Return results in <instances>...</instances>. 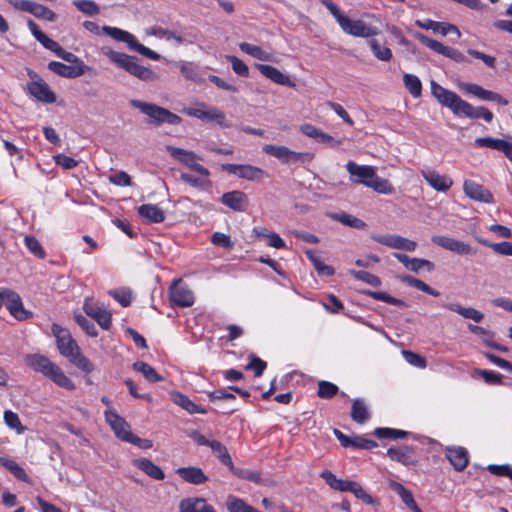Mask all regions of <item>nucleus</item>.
I'll use <instances>...</instances> for the list:
<instances>
[{
  "instance_id": "12",
  "label": "nucleus",
  "mask_w": 512,
  "mask_h": 512,
  "mask_svg": "<svg viewBox=\"0 0 512 512\" xmlns=\"http://www.w3.org/2000/svg\"><path fill=\"white\" fill-rule=\"evenodd\" d=\"M9 3L17 10L32 14L38 19L54 22L57 15L46 6L28 0H9Z\"/></svg>"
},
{
  "instance_id": "52",
  "label": "nucleus",
  "mask_w": 512,
  "mask_h": 512,
  "mask_svg": "<svg viewBox=\"0 0 512 512\" xmlns=\"http://www.w3.org/2000/svg\"><path fill=\"white\" fill-rule=\"evenodd\" d=\"M338 387L328 381H319L317 395L322 399H330L338 393Z\"/></svg>"
},
{
  "instance_id": "54",
  "label": "nucleus",
  "mask_w": 512,
  "mask_h": 512,
  "mask_svg": "<svg viewBox=\"0 0 512 512\" xmlns=\"http://www.w3.org/2000/svg\"><path fill=\"white\" fill-rule=\"evenodd\" d=\"M69 361L85 373H91L94 370L92 362L82 355L80 350Z\"/></svg>"
},
{
  "instance_id": "55",
  "label": "nucleus",
  "mask_w": 512,
  "mask_h": 512,
  "mask_svg": "<svg viewBox=\"0 0 512 512\" xmlns=\"http://www.w3.org/2000/svg\"><path fill=\"white\" fill-rule=\"evenodd\" d=\"M349 492H351L357 499L362 500L365 504L372 505L375 503L372 496H370L358 482H352Z\"/></svg>"
},
{
  "instance_id": "36",
  "label": "nucleus",
  "mask_w": 512,
  "mask_h": 512,
  "mask_svg": "<svg viewBox=\"0 0 512 512\" xmlns=\"http://www.w3.org/2000/svg\"><path fill=\"white\" fill-rule=\"evenodd\" d=\"M137 467L146 473L149 477L155 480H163L165 478L164 472L161 468L155 465L152 461L146 458L137 460Z\"/></svg>"
},
{
  "instance_id": "26",
  "label": "nucleus",
  "mask_w": 512,
  "mask_h": 512,
  "mask_svg": "<svg viewBox=\"0 0 512 512\" xmlns=\"http://www.w3.org/2000/svg\"><path fill=\"white\" fill-rule=\"evenodd\" d=\"M415 24L420 28H423L426 30H432L433 32L439 33L442 36H446L447 34H449L451 32L455 33L457 35V37L461 36L459 29L452 24L436 22V21H433L430 19L417 20L415 22Z\"/></svg>"
},
{
  "instance_id": "3",
  "label": "nucleus",
  "mask_w": 512,
  "mask_h": 512,
  "mask_svg": "<svg viewBox=\"0 0 512 512\" xmlns=\"http://www.w3.org/2000/svg\"><path fill=\"white\" fill-rule=\"evenodd\" d=\"M322 4L333 15L344 33L362 38H369L378 35L379 30L376 27L370 26L360 19L351 20L340 11L336 4L328 2L327 0H322Z\"/></svg>"
},
{
  "instance_id": "59",
  "label": "nucleus",
  "mask_w": 512,
  "mask_h": 512,
  "mask_svg": "<svg viewBox=\"0 0 512 512\" xmlns=\"http://www.w3.org/2000/svg\"><path fill=\"white\" fill-rule=\"evenodd\" d=\"M365 294L368 295L369 297L375 299V300L383 301V302L391 304V305H396V306L403 305V301L402 300L397 299L395 297H392V296H390L389 294H387L385 292H381V291H366Z\"/></svg>"
},
{
  "instance_id": "22",
  "label": "nucleus",
  "mask_w": 512,
  "mask_h": 512,
  "mask_svg": "<svg viewBox=\"0 0 512 512\" xmlns=\"http://www.w3.org/2000/svg\"><path fill=\"white\" fill-rule=\"evenodd\" d=\"M48 69L62 77L76 78L89 71L90 67L85 64L69 66L61 62L51 61L48 63Z\"/></svg>"
},
{
  "instance_id": "15",
  "label": "nucleus",
  "mask_w": 512,
  "mask_h": 512,
  "mask_svg": "<svg viewBox=\"0 0 512 512\" xmlns=\"http://www.w3.org/2000/svg\"><path fill=\"white\" fill-rule=\"evenodd\" d=\"M461 91L471 94L483 101L495 102L501 106H507L508 100L502 97L499 93L484 89L482 86L475 83L462 82L459 84Z\"/></svg>"
},
{
  "instance_id": "2",
  "label": "nucleus",
  "mask_w": 512,
  "mask_h": 512,
  "mask_svg": "<svg viewBox=\"0 0 512 512\" xmlns=\"http://www.w3.org/2000/svg\"><path fill=\"white\" fill-rule=\"evenodd\" d=\"M25 361L35 372L42 373L58 386L67 390L75 389L72 380L64 374L59 366L51 362L47 357L39 354H31L26 356Z\"/></svg>"
},
{
  "instance_id": "7",
  "label": "nucleus",
  "mask_w": 512,
  "mask_h": 512,
  "mask_svg": "<svg viewBox=\"0 0 512 512\" xmlns=\"http://www.w3.org/2000/svg\"><path fill=\"white\" fill-rule=\"evenodd\" d=\"M105 420L114 431L115 435L122 441L131 443L143 449L152 447V442L150 440L142 439L133 435L127 421L119 416L114 410L109 409L105 411Z\"/></svg>"
},
{
  "instance_id": "6",
  "label": "nucleus",
  "mask_w": 512,
  "mask_h": 512,
  "mask_svg": "<svg viewBox=\"0 0 512 512\" xmlns=\"http://www.w3.org/2000/svg\"><path fill=\"white\" fill-rule=\"evenodd\" d=\"M130 105L138 109L141 113L146 115L149 123L155 126H160L164 123L170 125H178L182 119L177 114L172 113L166 108L160 107L154 103H149L141 100L132 99Z\"/></svg>"
},
{
  "instance_id": "11",
  "label": "nucleus",
  "mask_w": 512,
  "mask_h": 512,
  "mask_svg": "<svg viewBox=\"0 0 512 512\" xmlns=\"http://www.w3.org/2000/svg\"><path fill=\"white\" fill-rule=\"evenodd\" d=\"M166 150L174 159L184 164L189 169L205 177H208L210 175L209 170L197 162V160H199L200 158L193 151L173 147L170 145L166 146Z\"/></svg>"
},
{
  "instance_id": "21",
  "label": "nucleus",
  "mask_w": 512,
  "mask_h": 512,
  "mask_svg": "<svg viewBox=\"0 0 512 512\" xmlns=\"http://www.w3.org/2000/svg\"><path fill=\"white\" fill-rule=\"evenodd\" d=\"M463 191L467 197L474 201L483 203L493 202L492 193L488 189H485L482 185L473 180L464 181Z\"/></svg>"
},
{
  "instance_id": "39",
  "label": "nucleus",
  "mask_w": 512,
  "mask_h": 512,
  "mask_svg": "<svg viewBox=\"0 0 512 512\" xmlns=\"http://www.w3.org/2000/svg\"><path fill=\"white\" fill-rule=\"evenodd\" d=\"M367 187L383 195H390L394 193V187L389 182V180L378 177L376 173L374 174L372 180L367 183Z\"/></svg>"
},
{
  "instance_id": "33",
  "label": "nucleus",
  "mask_w": 512,
  "mask_h": 512,
  "mask_svg": "<svg viewBox=\"0 0 512 512\" xmlns=\"http://www.w3.org/2000/svg\"><path fill=\"white\" fill-rule=\"evenodd\" d=\"M320 476L325 480L330 488L340 492H349L350 486L353 482L350 480L339 479L329 470H324Z\"/></svg>"
},
{
  "instance_id": "42",
  "label": "nucleus",
  "mask_w": 512,
  "mask_h": 512,
  "mask_svg": "<svg viewBox=\"0 0 512 512\" xmlns=\"http://www.w3.org/2000/svg\"><path fill=\"white\" fill-rule=\"evenodd\" d=\"M368 45L375 56L380 61L388 62L392 59L393 54L390 48L381 46L378 40L372 38L368 41Z\"/></svg>"
},
{
  "instance_id": "61",
  "label": "nucleus",
  "mask_w": 512,
  "mask_h": 512,
  "mask_svg": "<svg viewBox=\"0 0 512 512\" xmlns=\"http://www.w3.org/2000/svg\"><path fill=\"white\" fill-rule=\"evenodd\" d=\"M227 60L231 63L233 71L242 77H247L249 75L248 66L238 57L229 55L227 56Z\"/></svg>"
},
{
  "instance_id": "63",
  "label": "nucleus",
  "mask_w": 512,
  "mask_h": 512,
  "mask_svg": "<svg viewBox=\"0 0 512 512\" xmlns=\"http://www.w3.org/2000/svg\"><path fill=\"white\" fill-rule=\"evenodd\" d=\"M4 421L7 426H9L12 429H15L18 433H21L24 431V427L22 426L19 416L10 411L7 410L4 412Z\"/></svg>"
},
{
  "instance_id": "23",
  "label": "nucleus",
  "mask_w": 512,
  "mask_h": 512,
  "mask_svg": "<svg viewBox=\"0 0 512 512\" xmlns=\"http://www.w3.org/2000/svg\"><path fill=\"white\" fill-rule=\"evenodd\" d=\"M221 202L233 211L243 212L248 207L247 195L240 190L226 192L221 197Z\"/></svg>"
},
{
  "instance_id": "46",
  "label": "nucleus",
  "mask_w": 512,
  "mask_h": 512,
  "mask_svg": "<svg viewBox=\"0 0 512 512\" xmlns=\"http://www.w3.org/2000/svg\"><path fill=\"white\" fill-rule=\"evenodd\" d=\"M374 241L393 249H400L403 237L399 235H375L372 237Z\"/></svg>"
},
{
  "instance_id": "43",
  "label": "nucleus",
  "mask_w": 512,
  "mask_h": 512,
  "mask_svg": "<svg viewBox=\"0 0 512 512\" xmlns=\"http://www.w3.org/2000/svg\"><path fill=\"white\" fill-rule=\"evenodd\" d=\"M403 82L406 89L414 98H418L421 96L422 83L416 75L405 73L403 76Z\"/></svg>"
},
{
  "instance_id": "9",
  "label": "nucleus",
  "mask_w": 512,
  "mask_h": 512,
  "mask_svg": "<svg viewBox=\"0 0 512 512\" xmlns=\"http://www.w3.org/2000/svg\"><path fill=\"white\" fill-rule=\"evenodd\" d=\"M263 151L271 156H274L282 163L285 164H296L304 163L312 160V154L308 152H296L290 150L286 146L266 144L263 146Z\"/></svg>"
},
{
  "instance_id": "47",
  "label": "nucleus",
  "mask_w": 512,
  "mask_h": 512,
  "mask_svg": "<svg viewBox=\"0 0 512 512\" xmlns=\"http://www.w3.org/2000/svg\"><path fill=\"white\" fill-rule=\"evenodd\" d=\"M229 470L240 479L248 480L257 484L261 482V475L255 470L236 468L233 463L232 468H229Z\"/></svg>"
},
{
  "instance_id": "57",
  "label": "nucleus",
  "mask_w": 512,
  "mask_h": 512,
  "mask_svg": "<svg viewBox=\"0 0 512 512\" xmlns=\"http://www.w3.org/2000/svg\"><path fill=\"white\" fill-rule=\"evenodd\" d=\"M205 121L216 122L222 127H228L225 113L217 108H207Z\"/></svg>"
},
{
  "instance_id": "64",
  "label": "nucleus",
  "mask_w": 512,
  "mask_h": 512,
  "mask_svg": "<svg viewBox=\"0 0 512 512\" xmlns=\"http://www.w3.org/2000/svg\"><path fill=\"white\" fill-rule=\"evenodd\" d=\"M471 115L469 119H480L482 118L485 122L490 123L493 120V113L484 106L474 107L472 105Z\"/></svg>"
},
{
  "instance_id": "53",
  "label": "nucleus",
  "mask_w": 512,
  "mask_h": 512,
  "mask_svg": "<svg viewBox=\"0 0 512 512\" xmlns=\"http://www.w3.org/2000/svg\"><path fill=\"white\" fill-rule=\"evenodd\" d=\"M407 432L403 430L393 429V428H376L374 430V435L380 439L391 438V439H400L405 438L407 436Z\"/></svg>"
},
{
  "instance_id": "19",
  "label": "nucleus",
  "mask_w": 512,
  "mask_h": 512,
  "mask_svg": "<svg viewBox=\"0 0 512 512\" xmlns=\"http://www.w3.org/2000/svg\"><path fill=\"white\" fill-rule=\"evenodd\" d=\"M346 170L350 174L351 181L357 184H363L367 187V183L372 180L376 169L369 165H359L354 161H349L346 164Z\"/></svg>"
},
{
  "instance_id": "5",
  "label": "nucleus",
  "mask_w": 512,
  "mask_h": 512,
  "mask_svg": "<svg viewBox=\"0 0 512 512\" xmlns=\"http://www.w3.org/2000/svg\"><path fill=\"white\" fill-rule=\"evenodd\" d=\"M433 97L444 107L449 108L455 116L470 118L472 105L463 100L454 91L448 90L435 80L430 81Z\"/></svg>"
},
{
  "instance_id": "29",
  "label": "nucleus",
  "mask_w": 512,
  "mask_h": 512,
  "mask_svg": "<svg viewBox=\"0 0 512 512\" xmlns=\"http://www.w3.org/2000/svg\"><path fill=\"white\" fill-rule=\"evenodd\" d=\"M445 455L457 471H462L468 464V452L463 447L447 448Z\"/></svg>"
},
{
  "instance_id": "25",
  "label": "nucleus",
  "mask_w": 512,
  "mask_h": 512,
  "mask_svg": "<svg viewBox=\"0 0 512 512\" xmlns=\"http://www.w3.org/2000/svg\"><path fill=\"white\" fill-rule=\"evenodd\" d=\"M179 512H216V510L204 498L188 497L180 501Z\"/></svg>"
},
{
  "instance_id": "50",
  "label": "nucleus",
  "mask_w": 512,
  "mask_h": 512,
  "mask_svg": "<svg viewBox=\"0 0 512 512\" xmlns=\"http://www.w3.org/2000/svg\"><path fill=\"white\" fill-rule=\"evenodd\" d=\"M355 279L365 282L373 287H379L381 285V280L378 276L371 274L367 271L363 270H350L349 272Z\"/></svg>"
},
{
  "instance_id": "58",
  "label": "nucleus",
  "mask_w": 512,
  "mask_h": 512,
  "mask_svg": "<svg viewBox=\"0 0 512 512\" xmlns=\"http://www.w3.org/2000/svg\"><path fill=\"white\" fill-rule=\"evenodd\" d=\"M402 355L405 361L412 366L423 369L427 365L426 359L415 352L403 350Z\"/></svg>"
},
{
  "instance_id": "44",
  "label": "nucleus",
  "mask_w": 512,
  "mask_h": 512,
  "mask_svg": "<svg viewBox=\"0 0 512 512\" xmlns=\"http://www.w3.org/2000/svg\"><path fill=\"white\" fill-rule=\"evenodd\" d=\"M133 368L136 371L142 373L143 376L150 382H159L162 380V377L157 373V371L145 362H135L133 364Z\"/></svg>"
},
{
  "instance_id": "41",
  "label": "nucleus",
  "mask_w": 512,
  "mask_h": 512,
  "mask_svg": "<svg viewBox=\"0 0 512 512\" xmlns=\"http://www.w3.org/2000/svg\"><path fill=\"white\" fill-rule=\"evenodd\" d=\"M213 453L216 455V457L226 465L228 468H232V459L231 456L227 450V448L217 440H212L209 444V446Z\"/></svg>"
},
{
  "instance_id": "14",
  "label": "nucleus",
  "mask_w": 512,
  "mask_h": 512,
  "mask_svg": "<svg viewBox=\"0 0 512 512\" xmlns=\"http://www.w3.org/2000/svg\"><path fill=\"white\" fill-rule=\"evenodd\" d=\"M52 332L56 338L60 354L68 359L72 358L80 349L70 333L57 324H53Z\"/></svg>"
},
{
  "instance_id": "34",
  "label": "nucleus",
  "mask_w": 512,
  "mask_h": 512,
  "mask_svg": "<svg viewBox=\"0 0 512 512\" xmlns=\"http://www.w3.org/2000/svg\"><path fill=\"white\" fill-rule=\"evenodd\" d=\"M172 400L176 405L180 406L190 414H205L207 412L206 409L198 406L182 393H174L172 395Z\"/></svg>"
},
{
  "instance_id": "40",
  "label": "nucleus",
  "mask_w": 512,
  "mask_h": 512,
  "mask_svg": "<svg viewBox=\"0 0 512 512\" xmlns=\"http://www.w3.org/2000/svg\"><path fill=\"white\" fill-rule=\"evenodd\" d=\"M239 48L242 52L247 53L255 59L261 61H270L272 59L271 54L264 51L260 46L242 42L239 44Z\"/></svg>"
},
{
  "instance_id": "31",
  "label": "nucleus",
  "mask_w": 512,
  "mask_h": 512,
  "mask_svg": "<svg viewBox=\"0 0 512 512\" xmlns=\"http://www.w3.org/2000/svg\"><path fill=\"white\" fill-rule=\"evenodd\" d=\"M442 307L450 311L456 312L462 317L466 319H471L477 323L481 322L484 318V314L481 311L472 307H462L459 303H445L442 304Z\"/></svg>"
},
{
  "instance_id": "1",
  "label": "nucleus",
  "mask_w": 512,
  "mask_h": 512,
  "mask_svg": "<svg viewBox=\"0 0 512 512\" xmlns=\"http://www.w3.org/2000/svg\"><path fill=\"white\" fill-rule=\"evenodd\" d=\"M101 52L115 66L125 70L130 75L144 82L155 81L158 74L151 68L140 65L137 58L122 52L114 51L112 48L103 46Z\"/></svg>"
},
{
  "instance_id": "17",
  "label": "nucleus",
  "mask_w": 512,
  "mask_h": 512,
  "mask_svg": "<svg viewBox=\"0 0 512 512\" xmlns=\"http://www.w3.org/2000/svg\"><path fill=\"white\" fill-rule=\"evenodd\" d=\"M431 240L435 245H438L445 250H448L459 255L476 254V250L473 247H471V245L451 237L434 235L432 236Z\"/></svg>"
},
{
  "instance_id": "24",
  "label": "nucleus",
  "mask_w": 512,
  "mask_h": 512,
  "mask_svg": "<svg viewBox=\"0 0 512 512\" xmlns=\"http://www.w3.org/2000/svg\"><path fill=\"white\" fill-rule=\"evenodd\" d=\"M28 89L31 95L38 101L44 103H54L56 101L54 92L49 88L47 83L40 78L30 82Z\"/></svg>"
},
{
  "instance_id": "30",
  "label": "nucleus",
  "mask_w": 512,
  "mask_h": 512,
  "mask_svg": "<svg viewBox=\"0 0 512 512\" xmlns=\"http://www.w3.org/2000/svg\"><path fill=\"white\" fill-rule=\"evenodd\" d=\"M387 455L390 457L391 460L399 462L406 466L414 465L416 463V459L414 457V449L409 446H403L400 448H389L387 450Z\"/></svg>"
},
{
  "instance_id": "10",
  "label": "nucleus",
  "mask_w": 512,
  "mask_h": 512,
  "mask_svg": "<svg viewBox=\"0 0 512 512\" xmlns=\"http://www.w3.org/2000/svg\"><path fill=\"white\" fill-rule=\"evenodd\" d=\"M414 37L418 41H420L423 45H425L426 47L430 48L432 51H434L438 54H441V55H443L447 58H450L459 63L468 62L465 55L455 48L445 46L442 43H440L434 39H431L428 36H426L422 33H419V32L414 33Z\"/></svg>"
},
{
  "instance_id": "16",
  "label": "nucleus",
  "mask_w": 512,
  "mask_h": 512,
  "mask_svg": "<svg viewBox=\"0 0 512 512\" xmlns=\"http://www.w3.org/2000/svg\"><path fill=\"white\" fill-rule=\"evenodd\" d=\"M84 312L92 317L98 325L104 329L108 330L112 324V315L109 310L98 305L91 298H86L83 303Z\"/></svg>"
},
{
  "instance_id": "27",
  "label": "nucleus",
  "mask_w": 512,
  "mask_h": 512,
  "mask_svg": "<svg viewBox=\"0 0 512 512\" xmlns=\"http://www.w3.org/2000/svg\"><path fill=\"white\" fill-rule=\"evenodd\" d=\"M256 68L263 76L270 79L276 84L288 87L294 86V83L290 80L289 76L283 74L280 70L271 65L256 64Z\"/></svg>"
},
{
  "instance_id": "49",
  "label": "nucleus",
  "mask_w": 512,
  "mask_h": 512,
  "mask_svg": "<svg viewBox=\"0 0 512 512\" xmlns=\"http://www.w3.org/2000/svg\"><path fill=\"white\" fill-rule=\"evenodd\" d=\"M74 6L87 16L97 15L100 11L99 6L93 0H75Z\"/></svg>"
},
{
  "instance_id": "60",
  "label": "nucleus",
  "mask_w": 512,
  "mask_h": 512,
  "mask_svg": "<svg viewBox=\"0 0 512 512\" xmlns=\"http://www.w3.org/2000/svg\"><path fill=\"white\" fill-rule=\"evenodd\" d=\"M25 245L27 249L34 254L35 256L43 259L45 257V251L43 250L40 242L32 236H26L25 239Z\"/></svg>"
},
{
  "instance_id": "56",
  "label": "nucleus",
  "mask_w": 512,
  "mask_h": 512,
  "mask_svg": "<svg viewBox=\"0 0 512 512\" xmlns=\"http://www.w3.org/2000/svg\"><path fill=\"white\" fill-rule=\"evenodd\" d=\"M75 322L91 337L98 335L95 325L82 314L74 315Z\"/></svg>"
},
{
  "instance_id": "48",
  "label": "nucleus",
  "mask_w": 512,
  "mask_h": 512,
  "mask_svg": "<svg viewBox=\"0 0 512 512\" xmlns=\"http://www.w3.org/2000/svg\"><path fill=\"white\" fill-rule=\"evenodd\" d=\"M108 294L123 307H127L131 304L132 293L129 288H118L110 290Z\"/></svg>"
},
{
  "instance_id": "45",
  "label": "nucleus",
  "mask_w": 512,
  "mask_h": 512,
  "mask_svg": "<svg viewBox=\"0 0 512 512\" xmlns=\"http://www.w3.org/2000/svg\"><path fill=\"white\" fill-rule=\"evenodd\" d=\"M0 463L5 466L17 479L28 482L29 477L25 470L20 467L15 461L7 458H0Z\"/></svg>"
},
{
  "instance_id": "51",
  "label": "nucleus",
  "mask_w": 512,
  "mask_h": 512,
  "mask_svg": "<svg viewBox=\"0 0 512 512\" xmlns=\"http://www.w3.org/2000/svg\"><path fill=\"white\" fill-rule=\"evenodd\" d=\"M306 254L309 260L312 262L314 268L320 275L331 276L334 274V269L331 266H328L324 264L321 260H319L318 257L312 251H307Z\"/></svg>"
},
{
  "instance_id": "32",
  "label": "nucleus",
  "mask_w": 512,
  "mask_h": 512,
  "mask_svg": "<svg viewBox=\"0 0 512 512\" xmlns=\"http://www.w3.org/2000/svg\"><path fill=\"white\" fill-rule=\"evenodd\" d=\"M138 214L148 223H160L164 221V212L157 205L143 204L138 207Z\"/></svg>"
},
{
  "instance_id": "35",
  "label": "nucleus",
  "mask_w": 512,
  "mask_h": 512,
  "mask_svg": "<svg viewBox=\"0 0 512 512\" xmlns=\"http://www.w3.org/2000/svg\"><path fill=\"white\" fill-rule=\"evenodd\" d=\"M351 418L359 424H363L370 418L367 405L362 399H355L352 404Z\"/></svg>"
},
{
  "instance_id": "13",
  "label": "nucleus",
  "mask_w": 512,
  "mask_h": 512,
  "mask_svg": "<svg viewBox=\"0 0 512 512\" xmlns=\"http://www.w3.org/2000/svg\"><path fill=\"white\" fill-rule=\"evenodd\" d=\"M222 169L230 174L248 181H261L268 177L263 169L249 164H223Z\"/></svg>"
},
{
  "instance_id": "20",
  "label": "nucleus",
  "mask_w": 512,
  "mask_h": 512,
  "mask_svg": "<svg viewBox=\"0 0 512 512\" xmlns=\"http://www.w3.org/2000/svg\"><path fill=\"white\" fill-rule=\"evenodd\" d=\"M421 175L430 187L439 192H446L453 185V180L450 176L442 175L433 169H423Z\"/></svg>"
},
{
  "instance_id": "38",
  "label": "nucleus",
  "mask_w": 512,
  "mask_h": 512,
  "mask_svg": "<svg viewBox=\"0 0 512 512\" xmlns=\"http://www.w3.org/2000/svg\"><path fill=\"white\" fill-rule=\"evenodd\" d=\"M329 216L331 219L336 220V221L342 223L343 225H346V226H349L352 228L364 229L366 227V223L364 221H362L361 219H359L351 214L345 213V212L332 213Z\"/></svg>"
},
{
  "instance_id": "8",
  "label": "nucleus",
  "mask_w": 512,
  "mask_h": 512,
  "mask_svg": "<svg viewBox=\"0 0 512 512\" xmlns=\"http://www.w3.org/2000/svg\"><path fill=\"white\" fill-rule=\"evenodd\" d=\"M101 30L105 35L110 36L114 40L126 43L130 50L138 52L151 60L157 61L161 58L160 54L139 43L136 37L126 30L107 25L103 26Z\"/></svg>"
},
{
  "instance_id": "62",
  "label": "nucleus",
  "mask_w": 512,
  "mask_h": 512,
  "mask_svg": "<svg viewBox=\"0 0 512 512\" xmlns=\"http://www.w3.org/2000/svg\"><path fill=\"white\" fill-rule=\"evenodd\" d=\"M378 444L372 439H367L363 436H353L350 447L370 450L377 447Z\"/></svg>"
},
{
  "instance_id": "37",
  "label": "nucleus",
  "mask_w": 512,
  "mask_h": 512,
  "mask_svg": "<svg viewBox=\"0 0 512 512\" xmlns=\"http://www.w3.org/2000/svg\"><path fill=\"white\" fill-rule=\"evenodd\" d=\"M225 505L228 512H261L234 495H228Z\"/></svg>"
},
{
  "instance_id": "4",
  "label": "nucleus",
  "mask_w": 512,
  "mask_h": 512,
  "mask_svg": "<svg viewBox=\"0 0 512 512\" xmlns=\"http://www.w3.org/2000/svg\"><path fill=\"white\" fill-rule=\"evenodd\" d=\"M433 97L444 107L449 108L455 116L470 118L472 105L463 100L454 91L448 90L435 80L430 81Z\"/></svg>"
},
{
  "instance_id": "18",
  "label": "nucleus",
  "mask_w": 512,
  "mask_h": 512,
  "mask_svg": "<svg viewBox=\"0 0 512 512\" xmlns=\"http://www.w3.org/2000/svg\"><path fill=\"white\" fill-rule=\"evenodd\" d=\"M170 301L178 307H190L194 304V294L192 290L181 280L175 281L169 289Z\"/></svg>"
},
{
  "instance_id": "28",
  "label": "nucleus",
  "mask_w": 512,
  "mask_h": 512,
  "mask_svg": "<svg viewBox=\"0 0 512 512\" xmlns=\"http://www.w3.org/2000/svg\"><path fill=\"white\" fill-rule=\"evenodd\" d=\"M176 473L186 482L194 485H200L208 481V477L203 470L199 467L189 466L181 467L176 470Z\"/></svg>"
}]
</instances>
